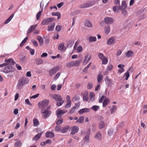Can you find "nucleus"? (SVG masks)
Wrapping results in <instances>:
<instances>
[{
    "label": "nucleus",
    "instance_id": "f257e3e1",
    "mask_svg": "<svg viewBox=\"0 0 147 147\" xmlns=\"http://www.w3.org/2000/svg\"><path fill=\"white\" fill-rule=\"evenodd\" d=\"M28 81L27 78L26 77H24L20 78L18 81V89L22 88L24 85L28 83Z\"/></svg>",
    "mask_w": 147,
    "mask_h": 147
},
{
    "label": "nucleus",
    "instance_id": "f03ea898",
    "mask_svg": "<svg viewBox=\"0 0 147 147\" xmlns=\"http://www.w3.org/2000/svg\"><path fill=\"white\" fill-rule=\"evenodd\" d=\"M125 3H126V1L124 0L122 1L121 5H119V6H114L113 9V11L117 13L119 10L125 8V7H126V6L125 5Z\"/></svg>",
    "mask_w": 147,
    "mask_h": 147
},
{
    "label": "nucleus",
    "instance_id": "7ed1b4c3",
    "mask_svg": "<svg viewBox=\"0 0 147 147\" xmlns=\"http://www.w3.org/2000/svg\"><path fill=\"white\" fill-rule=\"evenodd\" d=\"M41 113L42 114V117L45 119L49 117L51 114V112L47 110H45V109H41Z\"/></svg>",
    "mask_w": 147,
    "mask_h": 147
},
{
    "label": "nucleus",
    "instance_id": "20e7f679",
    "mask_svg": "<svg viewBox=\"0 0 147 147\" xmlns=\"http://www.w3.org/2000/svg\"><path fill=\"white\" fill-rule=\"evenodd\" d=\"M80 62L79 61H71L66 63V66L68 67H71L73 66H77L80 65Z\"/></svg>",
    "mask_w": 147,
    "mask_h": 147
},
{
    "label": "nucleus",
    "instance_id": "39448f33",
    "mask_svg": "<svg viewBox=\"0 0 147 147\" xmlns=\"http://www.w3.org/2000/svg\"><path fill=\"white\" fill-rule=\"evenodd\" d=\"M14 70V69L10 65H7L4 68L3 71L6 74L9 72H13Z\"/></svg>",
    "mask_w": 147,
    "mask_h": 147
},
{
    "label": "nucleus",
    "instance_id": "423d86ee",
    "mask_svg": "<svg viewBox=\"0 0 147 147\" xmlns=\"http://www.w3.org/2000/svg\"><path fill=\"white\" fill-rule=\"evenodd\" d=\"M49 102V100H48L46 99L42 101L41 103L39 102L38 105L39 108H43L45 109V107L47 106Z\"/></svg>",
    "mask_w": 147,
    "mask_h": 147
},
{
    "label": "nucleus",
    "instance_id": "0eeeda50",
    "mask_svg": "<svg viewBox=\"0 0 147 147\" xmlns=\"http://www.w3.org/2000/svg\"><path fill=\"white\" fill-rule=\"evenodd\" d=\"M59 69V67L58 66L54 67L50 69L49 71V75L51 76L55 74Z\"/></svg>",
    "mask_w": 147,
    "mask_h": 147
},
{
    "label": "nucleus",
    "instance_id": "6e6552de",
    "mask_svg": "<svg viewBox=\"0 0 147 147\" xmlns=\"http://www.w3.org/2000/svg\"><path fill=\"white\" fill-rule=\"evenodd\" d=\"M105 80L108 87H111L112 85L114 84L113 83V81L107 76L105 77Z\"/></svg>",
    "mask_w": 147,
    "mask_h": 147
},
{
    "label": "nucleus",
    "instance_id": "1a4fd4ad",
    "mask_svg": "<svg viewBox=\"0 0 147 147\" xmlns=\"http://www.w3.org/2000/svg\"><path fill=\"white\" fill-rule=\"evenodd\" d=\"M5 64L6 65H14L15 63V61H14L13 59L12 58H9V59H5Z\"/></svg>",
    "mask_w": 147,
    "mask_h": 147
},
{
    "label": "nucleus",
    "instance_id": "9d476101",
    "mask_svg": "<svg viewBox=\"0 0 147 147\" xmlns=\"http://www.w3.org/2000/svg\"><path fill=\"white\" fill-rule=\"evenodd\" d=\"M91 58V55L88 53L86 54L85 59L83 63V65H86L90 60Z\"/></svg>",
    "mask_w": 147,
    "mask_h": 147
},
{
    "label": "nucleus",
    "instance_id": "9b49d317",
    "mask_svg": "<svg viewBox=\"0 0 147 147\" xmlns=\"http://www.w3.org/2000/svg\"><path fill=\"white\" fill-rule=\"evenodd\" d=\"M105 21L106 24H109L113 23L114 20L111 18L107 17L105 18Z\"/></svg>",
    "mask_w": 147,
    "mask_h": 147
},
{
    "label": "nucleus",
    "instance_id": "f8f14e48",
    "mask_svg": "<svg viewBox=\"0 0 147 147\" xmlns=\"http://www.w3.org/2000/svg\"><path fill=\"white\" fill-rule=\"evenodd\" d=\"M52 96L57 101H61L62 100L61 96L59 95L54 94L52 95Z\"/></svg>",
    "mask_w": 147,
    "mask_h": 147
},
{
    "label": "nucleus",
    "instance_id": "ddd939ff",
    "mask_svg": "<svg viewBox=\"0 0 147 147\" xmlns=\"http://www.w3.org/2000/svg\"><path fill=\"white\" fill-rule=\"evenodd\" d=\"M115 39L114 37H112L109 38L107 42V44L108 45H112L115 43Z\"/></svg>",
    "mask_w": 147,
    "mask_h": 147
},
{
    "label": "nucleus",
    "instance_id": "4468645a",
    "mask_svg": "<svg viewBox=\"0 0 147 147\" xmlns=\"http://www.w3.org/2000/svg\"><path fill=\"white\" fill-rule=\"evenodd\" d=\"M56 112L57 116L58 117H60L61 115L65 112L64 110H60V109H57Z\"/></svg>",
    "mask_w": 147,
    "mask_h": 147
},
{
    "label": "nucleus",
    "instance_id": "2eb2a0df",
    "mask_svg": "<svg viewBox=\"0 0 147 147\" xmlns=\"http://www.w3.org/2000/svg\"><path fill=\"white\" fill-rule=\"evenodd\" d=\"M79 130V127H78L75 126H74L72 129L71 134H75L78 132Z\"/></svg>",
    "mask_w": 147,
    "mask_h": 147
},
{
    "label": "nucleus",
    "instance_id": "dca6fc26",
    "mask_svg": "<svg viewBox=\"0 0 147 147\" xmlns=\"http://www.w3.org/2000/svg\"><path fill=\"white\" fill-rule=\"evenodd\" d=\"M42 134V132H41L35 135L32 139V140L35 141H37L39 140L41 137V135Z\"/></svg>",
    "mask_w": 147,
    "mask_h": 147
},
{
    "label": "nucleus",
    "instance_id": "f3484780",
    "mask_svg": "<svg viewBox=\"0 0 147 147\" xmlns=\"http://www.w3.org/2000/svg\"><path fill=\"white\" fill-rule=\"evenodd\" d=\"M90 109L88 108H84L80 109L78 111L80 114H82L84 113L89 112L90 111Z\"/></svg>",
    "mask_w": 147,
    "mask_h": 147
},
{
    "label": "nucleus",
    "instance_id": "a211bd4d",
    "mask_svg": "<svg viewBox=\"0 0 147 147\" xmlns=\"http://www.w3.org/2000/svg\"><path fill=\"white\" fill-rule=\"evenodd\" d=\"M37 26V25H34L32 26L30 28H29L27 31V34H29L32 32L34 30Z\"/></svg>",
    "mask_w": 147,
    "mask_h": 147
},
{
    "label": "nucleus",
    "instance_id": "6ab92c4d",
    "mask_svg": "<svg viewBox=\"0 0 147 147\" xmlns=\"http://www.w3.org/2000/svg\"><path fill=\"white\" fill-rule=\"evenodd\" d=\"M74 41L73 40H70L67 43V48H71L72 47L74 44Z\"/></svg>",
    "mask_w": 147,
    "mask_h": 147
},
{
    "label": "nucleus",
    "instance_id": "aec40b11",
    "mask_svg": "<svg viewBox=\"0 0 147 147\" xmlns=\"http://www.w3.org/2000/svg\"><path fill=\"white\" fill-rule=\"evenodd\" d=\"M54 136V134L51 131L47 132L45 134V136L47 138H52Z\"/></svg>",
    "mask_w": 147,
    "mask_h": 147
},
{
    "label": "nucleus",
    "instance_id": "412c9836",
    "mask_svg": "<svg viewBox=\"0 0 147 147\" xmlns=\"http://www.w3.org/2000/svg\"><path fill=\"white\" fill-rule=\"evenodd\" d=\"M125 6H126V7H125V8L120 10L122 11V14L123 16H126L127 14V11L126 10H125V9L127 7V5L126 4V2L125 3Z\"/></svg>",
    "mask_w": 147,
    "mask_h": 147
},
{
    "label": "nucleus",
    "instance_id": "4be33fe9",
    "mask_svg": "<svg viewBox=\"0 0 147 147\" xmlns=\"http://www.w3.org/2000/svg\"><path fill=\"white\" fill-rule=\"evenodd\" d=\"M46 3V5H45V8H46V7L48 5L49 2H45V1L43 2V1H42L40 4V8H41V11H42L43 8L44 6V4Z\"/></svg>",
    "mask_w": 147,
    "mask_h": 147
},
{
    "label": "nucleus",
    "instance_id": "5701e85b",
    "mask_svg": "<svg viewBox=\"0 0 147 147\" xmlns=\"http://www.w3.org/2000/svg\"><path fill=\"white\" fill-rule=\"evenodd\" d=\"M37 39L38 40L40 45L42 46L43 44V40L42 38L40 36H38Z\"/></svg>",
    "mask_w": 147,
    "mask_h": 147
},
{
    "label": "nucleus",
    "instance_id": "b1692460",
    "mask_svg": "<svg viewBox=\"0 0 147 147\" xmlns=\"http://www.w3.org/2000/svg\"><path fill=\"white\" fill-rule=\"evenodd\" d=\"M133 52L131 51H128L126 53V56L128 57H132L133 55Z\"/></svg>",
    "mask_w": 147,
    "mask_h": 147
},
{
    "label": "nucleus",
    "instance_id": "393cba45",
    "mask_svg": "<svg viewBox=\"0 0 147 147\" xmlns=\"http://www.w3.org/2000/svg\"><path fill=\"white\" fill-rule=\"evenodd\" d=\"M69 126H66L63 127L61 129V132L62 133H66L68 130Z\"/></svg>",
    "mask_w": 147,
    "mask_h": 147
},
{
    "label": "nucleus",
    "instance_id": "a878e982",
    "mask_svg": "<svg viewBox=\"0 0 147 147\" xmlns=\"http://www.w3.org/2000/svg\"><path fill=\"white\" fill-rule=\"evenodd\" d=\"M85 26L88 27H92V24L88 20H86L84 23Z\"/></svg>",
    "mask_w": 147,
    "mask_h": 147
},
{
    "label": "nucleus",
    "instance_id": "bb28decb",
    "mask_svg": "<svg viewBox=\"0 0 147 147\" xmlns=\"http://www.w3.org/2000/svg\"><path fill=\"white\" fill-rule=\"evenodd\" d=\"M35 61L37 65L41 64L43 62L42 59L40 58H36L35 60Z\"/></svg>",
    "mask_w": 147,
    "mask_h": 147
},
{
    "label": "nucleus",
    "instance_id": "cd10ccee",
    "mask_svg": "<svg viewBox=\"0 0 147 147\" xmlns=\"http://www.w3.org/2000/svg\"><path fill=\"white\" fill-rule=\"evenodd\" d=\"M95 138L99 140H100L101 139V135L100 132H98L95 136Z\"/></svg>",
    "mask_w": 147,
    "mask_h": 147
},
{
    "label": "nucleus",
    "instance_id": "c85d7f7f",
    "mask_svg": "<svg viewBox=\"0 0 147 147\" xmlns=\"http://www.w3.org/2000/svg\"><path fill=\"white\" fill-rule=\"evenodd\" d=\"M22 143L20 141L16 142L14 145V147H21L22 146Z\"/></svg>",
    "mask_w": 147,
    "mask_h": 147
},
{
    "label": "nucleus",
    "instance_id": "c756f323",
    "mask_svg": "<svg viewBox=\"0 0 147 147\" xmlns=\"http://www.w3.org/2000/svg\"><path fill=\"white\" fill-rule=\"evenodd\" d=\"M103 78V76L101 75L100 74H99L98 75L97 78L98 82V83H100L102 80Z\"/></svg>",
    "mask_w": 147,
    "mask_h": 147
},
{
    "label": "nucleus",
    "instance_id": "7c9ffc66",
    "mask_svg": "<svg viewBox=\"0 0 147 147\" xmlns=\"http://www.w3.org/2000/svg\"><path fill=\"white\" fill-rule=\"evenodd\" d=\"M55 23H53L51 25V26H49L48 27L47 30L49 31H53L54 28L55 26Z\"/></svg>",
    "mask_w": 147,
    "mask_h": 147
},
{
    "label": "nucleus",
    "instance_id": "2f4dec72",
    "mask_svg": "<svg viewBox=\"0 0 147 147\" xmlns=\"http://www.w3.org/2000/svg\"><path fill=\"white\" fill-rule=\"evenodd\" d=\"M64 45V43H61L58 46V50L61 51L63 50Z\"/></svg>",
    "mask_w": 147,
    "mask_h": 147
},
{
    "label": "nucleus",
    "instance_id": "473e14b6",
    "mask_svg": "<svg viewBox=\"0 0 147 147\" xmlns=\"http://www.w3.org/2000/svg\"><path fill=\"white\" fill-rule=\"evenodd\" d=\"M96 40V37L90 36L89 39V42H95Z\"/></svg>",
    "mask_w": 147,
    "mask_h": 147
},
{
    "label": "nucleus",
    "instance_id": "72a5a7b5",
    "mask_svg": "<svg viewBox=\"0 0 147 147\" xmlns=\"http://www.w3.org/2000/svg\"><path fill=\"white\" fill-rule=\"evenodd\" d=\"M83 100H84L87 101L88 99V94L87 93H85L83 95Z\"/></svg>",
    "mask_w": 147,
    "mask_h": 147
},
{
    "label": "nucleus",
    "instance_id": "f704fd0d",
    "mask_svg": "<svg viewBox=\"0 0 147 147\" xmlns=\"http://www.w3.org/2000/svg\"><path fill=\"white\" fill-rule=\"evenodd\" d=\"M52 15L53 16H56L58 17L57 19H58L61 18V15L60 13L59 12H53Z\"/></svg>",
    "mask_w": 147,
    "mask_h": 147
},
{
    "label": "nucleus",
    "instance_id": "c9c22d12",
    "mask_svg": "<svg viewBox=\"0 0 147 147\" xmlns=\"http://www.w3.org/2000/svg\"><path fill=\"white\" fill-rule=\"evenodd\" d=\"M110 101V100L108 98H107L105 99L103 102V107H105L107 105V103L109 102Z\"/></svg>",
    "mask_w": 147,
    "mask_h": 147
},
{
    "label": "nucleus",
    "instance_id": "e433bc0d",
    "mask_svg": "<svg viewBox=\"0 0 147 147\" xmlns=\"http://www.w3.org/2000/svg\"><path fill=\"white\" fill-rule=\"evenodd\" d=\"M90 98L92 101L94 100L95 99V94L94 93L92 92H90L89 95Z\"/></svg>",
    "mask_w": 147,
    "mask_h": 147
},
{
    "label": "nucleus",
    "instance_id": "4c0bfd02",
    "mask_svg": "<svg viewBox=\"0 0 147 147\" xmlns=\"http://www.w3.org/2000/svg\"><path fill=\"white\" fill-rule=\"evenodd\" d=\"M28 39V36L26 37L24 40L22 41L21 43L20 46V47H22L23 45L26 42L27 40Z\"/></svg>",
    "mask_w": 147,
    "mask_h": 147
},
{
    "label": "nucleus",
    "instance_id": "58836bf2",
    "mask_svg": "<svg viewBox=\"0 0 147 147\" xmlns=\"http://www.w3.org/2000/svg\"><path fill=\"white\" fill-rule=\"evenodd\" d=\"M105 126L104 122L102 121H101L99 123V129H101L103 128Z\"/></svg>",
    "mask_w": 147,
    "mask_h": 147
},
{
    "label": "nucleus",
    "instance_id": "ea45409f",
    "mask_svg": "<svg viewBox=\"0 0 147 147\" xmlns=\"http://www.w3.org/2000/svg\"><path fill=\"white\" fill-rule=\"evenodd\" d=\"M34 125L35 126H37L39 124V121L36 118H34L33 120Z\"/></svg>",
    "mask_w": 147,
    "mask_h": 147
},
{
    "label": "nucleus",
    "instance_id": "a19ab883",
    "mask_svg": "<svg viewBox=\"0 0 147 147\" xmlns=\"http://www.w3.org/2000/svg\"><path fill=\"white\" fill-rule=\"evenodd\" d=\"M14 16V14H12L11 16L5 21L4 24H7L12 19Z\"/></svg>",
    "mask_w": 147,
    "mask_h": 147
},
{
    "label": "nucleus",
    "instance_id": "79ce46f5",
    "mask_svg": "<svg viewBox=\"0 0 147 147\" xmlns=\"http://www.w3.org/2000/svg\"><path fill=\"white\" fill-rule=\"evenodd\" d=\"M84 117L81 116L77 120L76 122L80 123H82L84 122Z\"/></svg>",
    "mask_w": 147,
    "mask_h": 147
},
{
    "label": "nucleus",
    "instance_id": "37998d69",
    "mask_svg": "<svg viewBox=\"0 0 147 147\" xmlns=\"http://www.w3.org/2000/svg\"><path fill=\"white\" fill-rule=\"evenodd\" d=\"M27 60V58L25 56H23L22 57V58L20 59L19 61L21 63H24Z\"/></svg>",
    "mask_w": 147,
    "mask_h": 147
},
{
    "label": "nucleus",
    "instance_id": "c03bdc74",
    "mask_svg": "<svg viewBox=\"0 0 147 147\" xmlns=\"http://www.w3.org/2000/svg\"><path fill=\"white\" fill-rule=\"evenodd\" d=\"M49 23L48 18L44 20L42 22V25H47Z\"/></svg>",
    "mask_w": 147,
    "mask_h": 147
},
{
    "label": "nucleus",
    "instance_id": "a18cd8bd",
    "mask_svg": "<svg viewBox=\"0 0 147 147\" xmlns=\"http://www.w3.org/2000/svg\"><path fill=\"white\" fill-rule=\"evenodd\" d=\"M99 108V106L94 105L91 107V109L94 111H96Z\"/></svg>",
    "mask_w": 147,
    "mask_h": 147
},
{
    "label": "nucleus",
    "instance_id": "49530a36",
    "mask_svg": "<svg viewBox=\"0 0 147 147\" xmlns=\"http://www.w3.org/2000/svg\"><path fill=\"white\" fill-rule=\"evenodd\" d=\"M110 26H107L105 28V32L106 34H108L110 32Z\"/></svg>",
    "mask_w": 147,
    "mask_h": 147
},
{
    "label": "nucleus",
    "instance_id": "de8ad7c7",
    "mask_svg": "<svg viewBox=\"0 0 147 147\" xmlns=\"http://www.w3.org/2000/svg\"><path fill=\"white\" fill-rule=\"evenodd\" d=\"M117 109L115 105H113L111 108L110 109V111L111 113L116 111Z\"/></svg>",
    "mask_w": 147,
    "mask_h": 147
},
{
    "label": "nucleus",
    "instance_id": "09e8293b",
    "mask_svg": "<svg viewBox=\"0 0 147 147\" xmlns=\"http://www.w3.org/2000/svg\"><path fill=\"white\" fill-rule=\"evenodd\" d=\"M67 102V104L65 106V108H68L70 107L71 105V102Z\"/></svg>",
    "mask_w": 147,
    "mask_h": 147
},
{
    "label": "nucleus",
    "instance_id": "8fccbe9b",
    "mask_svg": "<svg viewBox=\"0 0 147 147\" xmlns=\"http://www.w3.org/2000/svg\"><path fill=\"white\" fill-rule=\"evenodd\" d=\"M62 26L60 25H57L55 28L57 32H59L61 30Z\"/></svg>",
    "mask_w": 147,
    "mask_h": 147
},
{
    "label": "nucleus",
    "instance_id": "3c124183",
    "mask_svg": "<svg viewBox=\"0 0 147 147\" xmlns=\"http://www.w3.org/2000/svg\"><path fill=\"white\" fill-rule=\"evenodd\" d=\"M102 60V64H106L107 63L108 61L107 59L105 57H104Z\"/></svg>",
    "mask_w": 147,
    "mask_h": 147
},
{
    "label": "nucleus",
    "instance_id": "603ef678",
    "mask_svg": "<svg viewBox=\"0 0 147 147\" xmlns=\"http://www.w3.org/2000/svg\"><path fill=\"white\" fill-rule=\"evenodd\" d=\"M80 99L79 95H75L74 97V99L75 100V101L79 100Z\"/></svg>",
    "mask_w": 147,
    "mask_h": 147
},
{
    "label": "nucleus",
    "instance_id": "864d4df0",
    "mask_svg": "<svg viewBox=\"0 0 147 147\" xmlns=\"http://www.w3.org/2000/svg\"><path fill=\"white\" fill-rule=\"evenodd\" d=\"M42 11H39L36 14V19L38 20L39 19V18L41 14V13Z\"/></svg>",
    "mask_w": 147,
    "mask_h": 147
},
{
    "label": "nucleus",
    "instance_id": "5fc2aeb1",
    "mask_svg": "<svg viewBox=\"0 0 147 147\" xmlns=\"http://www.w3.org/2000/svg\"><path fill=\"white\" fill-rule=\"evenodd\" d=\"M129 72L127 71L125 74L124 75L126 77L125 80H127L128 79V78L129 76Z\"/></svg>",
    "mask_w": 147,
    "mask_h": 147
},
{
    "label": "nucleus",
    "instance_id": "6e6d98bb",
    "mask_svg": "<svg viewBox=\"0 0 147 147\" xmlns=\"http://www.w3.org/2000/svg\"><path fill=\"white\" fill-rule=\"evenodd\" d=\"M55 129L57 131H59L60 130L61 131V126L60 125H57L56 126Z\"/></svg>",
    "mask_w": 147,
    "mask_h": 147
},
{
    "label": "nucleus",
    "instance_id": "4d7b16f0",
    "mask_svg": "<svg viewBox=\"0 0 147 147\" xmlns=\"http://www.w3.org/2000/svg\"><path fill=\"white\" fill-rule=\"evenodd\" d=\"M77 50L78 52H81L82 51V47L81 46H78L77 48Z\"/></svg>",
    "mask_w": 147,
    "mask_h": 147
},
{
    "label": "nucleus",
    "instance_id": "13d9d810",
    "mask_svg": "<svg viewBox=\"0 0 147 147\" xmlns=\"http://www.w3.org/2000/svg\"><path fill=\"white\" fill-rule=\"evenodd\" d=\"M98 57L101 60L102 59L104 58V57H105L104 56L103 54L100 53H98Z\"/></svg>",
    "mask_w": 147,
    "mask_h": 147
},
{
    "label": "nucleus",
    "instance_id": "bf43d9fd",
    "mask_svg": "<svg viewBox=\"0 0 147 147\" xmlns=\"http://www.w3.org/2000/svg\"><path fill=\"white\" fill-rule=\"evenodd\" d=\"M93 87V84L92 83H89L87 85V88L88 89H91Z\"/></svg>",
    "mask_w": 147,
    "mask_h": 147
},
{
    "label": "nucleus",
    "instance_id": "052dcab7",
    "mask_svg": "<svg viewBox=\"0 0 147 147\" xmlns=\"http://www.w3.org/2000/svg\"><path fill=\"white\" fill-rule=\"evenodd\" d=\"M64 102V101L63 100L59 102H57V106H60L62 105Z\"/></svg>",
    "mask_w": 147,
    "mask_h": 147
},
{
    "label": "nucleus",
    "instance_id": "680f3d73",
    "mask_svg": "<svg viewBox=\"0 0 147 147\" xmlns=\"http://www.w3.org/2000/svg\"><path fill=\"white\" fill-rule=\"evenodd\" d=\"M89 136L88 135H86L84 138L85 141L87 142H88L89 141Z\"/></svg>",
    "mask_w": 147,
    "mask_h": 147
},
{
    "label": "nucleus",
    "instance_id": "e2e57ef3",
    "mask_svg": "<svg viewBox=\"0 0 147 147\" xmlns=\"http://www.w3.org/2000/svg\"><path fill=\"white\" fill-rule=\"evenodd\" d=\"M106 98V97L104 95L102 96L101 98L99 99V102L100 103L102 102L103 100L104 99Z\"/></svg>",
    "mask_w": 147,
    "mask_h": 147
},
{
    "label": "nucleus",
    "instance_id": "0e129e2a",
    "mask_svg": "<svg viewBox=\"0 0 147 147\" xmlns=\"http://www.w3.org/2000/svg\"><path fill=\"white\" fill-rule=\"evenodd\" d=\"M60 73L59 72V73H58L54 77V80H56L60 76Z\"/></svg>",
    "mask_w": 147,
    "mask_h": 147
},
{
    "label": "nucleus",
    "instance_id": "69168bd1",
    "mask_svg": "<svg viewBox=\"0 0 147 147\" xmlns=\"http://www.w3.org/2000/svg\"><path fill=\"white\" fill-rule=\"evenodd\" d=\"M63 122V120L62 119H61L58 120L56 122V124L58 125L62 123Z\"/></svg>",
    "mask_w": 147,
    "mask_h": 147
},
{
    "label": "nucleus",
    "instance_id": "338daca9",
    "mask_svg": "<svg viewBox=\"0 0 147 147\" xmlns=\"http://www.w3.org/2000/svg\"><path fill=\"white\" fill-rule=\"evenodd\" d=\"M25 102L26 103H27V104L28 105H31L32 104L31 103H30L29 101V100L28 99H26L25 100Z\"/></svg>",
    "mask_w": 147,
    "mask_h": 147
},
{
    "label": "nucleus",
    "instance_id": "774afa93",
    "mask_svg": "<svg viewBox=\"0 0 147 147\" xmlns=\"http://www.w3.org/2000/svg\"><path fill=\"white\" fill-rule=\"evenodd\" d=\"M32 42L33 45L34 46L36 47H37L38 46V42L36 40H33L32 41Z\"/></svg>",
    "mask_w": 147,
    "mask_h": 147
}]
</instances>
